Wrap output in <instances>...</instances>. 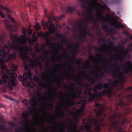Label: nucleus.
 <instances>
[{
  "instance_id": "obj_1",
  "label": "nucleus",
  "mask_w": 132,
  "mask_h": 132,
  "mask_svg": "<svg viewBox=\"0 0 132 132\" xmlns=\"http://www.w3.org/2000/svg\"><path fill=\"white\" fill-rule=\"evenodd\" d=\"M4 62L0 57V63L1 64V68L4 73L2 76V80L4 83H7L9 87L12 88L11 85L13 86L17 85L18 80L15 79L17 77V75L13 72L11 73L10 70L7 69L6 66L4 64Z\"/></svg>"
},
{
  "instance_id": "obj_2",
  "label": "nucleus",
  "mask_w": 132,
  "mask_h": 132,
  "mask_svg": "<svg viewBox=\"0 0 132 132\" xmlns=\"http://www.w3.org/2000/svg\"><path fill=\"white\" fill-rule=\"evenodd\" d=\"M16 39H15L14 42L12 40V44L9 43L8 45H5L3 47L2 49L0 50V55L2 57L5 56L6 54H8L10 52V49L13 51V50L19 51L20 53L25 51L24 48L27 47V45L24 47L20 45V40L18 38H16Z\"/></svg>"
},
{
  "instance_id": "obj_3",
  "label": "nucleus",
  "mask_w": 132,
  "mask_h": 132,
  "mask_svg": "<svg viewBox=\"0 0 132 132\" xmlns=\"http://www.w3.org/2000/svg\"><path fill=\"white\" fill-rule=\"evenodd\" d=\"M112 120L116 119V118L118 119L116 121H110V130H118V132H121L122 128L121 127H119V125H122L126 122V120L123 118L122 117V114L119 113L118 114H114L110 117Z\"/></svg>"
},
{
  "instance_id": "obj_4",
  "label": "nucleus",
  "mask_w": 132,
  "mask_h": 132,
  "mask_svg": "<svg viewBox=\"0 0 132 132\" xmlns=\"http://www.w3.org/2000/svg\"><path fill=\"white\" fill-rule=\"evenodd\" d=\"M45 16L48 18L49 20L48 22H45V21L43 20L42 22V24L44 28L45 29L48 27V29L49 32L51 33H54L56 32V30L55 28V25L52 23L51 19H54V17L53 16L52 14L50 13H47L46 10H44Z\"/></svg>"
},
{
  "instance_id": "obj_5",
  "label": "nucleus",
  "mask_w": 132,
  "mask_h": 132,
  "mask_svg": "<svg viewBox=\"0 0 132 132\" xmlns=\"http://www.w3.org/2000/svg\"><path fill=\"white\" fill-rule=\"evenodd\" d=\"M111 90L110 88L108 89H104L102 91L101 93L97 94L96 93H92L90 91L87 93V94L89 95L91 99L93 100L96 98L98 97H101L102 95L104 96H107L108 97H111Z\"/></svg>"
},
{
  "instance_id": "obj_6",
  "label": "nucleus",
  "mask_w": 132,
  "mask_h": 132,
  "mask_svg": "<svg viewBox=\"0 0 132 132\" xmlns=\"http://www.w3.org/2000/svg\"><path fill=\"white\" fill-rule=\"evenodd\" d=\"M126 65L123 66L124 69L123 72H120L118 75L119 77V79L123 80L124 78L123 73L127 74L129 72L132 74V62L130 60L127 61L125 63Z\"/></svg>"
},
{
  "instance_id": "obj_7",
  "label": "nucleus",
  "mask_w": 132,
  "mask_h": 132,
  "mask_svg": "<svg viewBox=\"0 0 132 132\" xmlns=\"http://www.w3.org/2000/svg\"><path fill=\"white\" fill-rule=\"evenodd\" d=\"M107 16V19H109L110 20L109 21V23H110L111 25L114 26L118 29H120V28H123L125 27L123 24L122 23L120 24H118L116 23L114 21H116V20L114 19L113 20L112 19V16L109 14L108 15H106Z\"/></svg>"
},
{
  "instance_id": "obj_8",
  "label": "nucleus",
  "mask_w": 132,
  "mask_h": 132,
  "mask_svg": "<svg viewBox=\"0 0 132 132\" xmlns=\"http://www.w3.org/2000/svg\"><path fill=\"white\" fill-rule=\"evenodd\" d=\"M71 89L73 93L71 97L73 99L77 98L80 96V95L82 93V90L81 88L80 89L78 87L77 89V92L75 90L74 85H71L70 86Z\"/></svg>"
},
{
  "instance_id": "obj_9",
  "label": "nucleus",
  "mask_w": 132,
  "mask_h": 132,
  "mask_svg": "<svg viewBox=\"0 0 132 132\" xmlns=\"http://www.w3.org/2000/svg\"><path fill=\"white\" fill-rule=\"evenodd\" d=\"M20 57L21 60L25 61H28L32 63L33 65H35V63L36 62V61H33L27 56L26 51L25 50L20 53Z\"/></svg>"
},
{
  "instance_id": "obj_10",
  "label": "nucleus",
  "mask_w": 132,
  "mask_h": 132,
  "mask_svg": "<svg viewBox=\"0 0 132 132\" xmlns=\"http://www.w3.org/2000/svg\"><path fill=\"white\" fill-rule=\"evenodd\" d=\"M31 72L30 71L28 72H25L23 74V76H19L18 77V80L20 81H22L23 80L26 81L28 78H30L31 76Z\"/></svg>"
},
{
  "instance_id": "obj_11",
  "label": "nucleus",
  "mask_w": 132,
  "mask_h": 132,
  "mask_svg": "<svg viewBox=\"0 0 132 132\" xmlns=\"http://www.w3.org/2000/svg\"><path fill=\"white\" fill-rule=\"evenodd\" d=\"M16 53V51H14L12 54L10 53L7 56V54H6L5 56L3 57L5 58L3 59V60L7 62H11L12 59H13L15 56Z\"/></svg>"
},
{
  "instance_id": "obj_12",
  "label": "nucleus",
  "mask_w": 132,
  "mask_h": 132,
  "mask_svg": "<svg viewBox=\"0 0 132 132\" xmlns=\"http://www.w3.org/2000/svg\"><path fill=\"white\" fill-rule=\"evenodd\" d=\"M116 83L114 82H111L110 83L109 82H108V84L106 83L103 85V88L104 89H105L107 88V89L110 88L111 91V96L112 95V92L113 89V87L116 86Z\"/></svg>"
},
{
  "instance_id": "obj_13",
  "label": "nucleus",
  "mask_w": 132,
  "mask_h": 132,
  "mask_svg": "<svg viewBox=\"0 0 132 132\" xmlns=\"http://www.w3.org/2000/svg\"><path fill=\"white\" fill-rule=\"evenodd\" d=\"M50 88L51 90L50 92L53 94V96H52L51 95L49 94L48 93H46L45 95H46L48 96V97L45 96L44 97V98L45 100L47 101L49 100L50 101H51L52 100H54L55 99V97L54 95L55 94V93L52 91V89L51 88V86H50Z\"/></svg>"
},
{
  "instance_id": "obj_14",
  "label": "nucleus",
  "mask_w": 132,
  "mask_h": 132,
  "mask_svg": "<svg viewBox=\"0 0 132 132\" xmlns=\"http://www.w3.org/2000/svg\"><path fill=\"white\" fill-rule=\"evenodd\" d=\"M116 63H115L114 66L115 69L114 70H112V72L110 73L112 76L115 78H116L117 76L118 75L117 73H119L120 71V67H119L118 68L117 66L116 65Z\"/></svg>"
},
{
  "instance_id": "obj_15",
  "label": "nucleus",
  "mask_w": 132,
  "mask_h": 132,
  "mask_svg": "<svg viewBox=\"0 0 132 132\" xmlns=\"http://www.w3.org/2000/svg\"><path fill=\"white\" fill-rule=\"evenodd\" d=\"M102 28L106 32H108L109 33H113L114 31V30L113 28H108V26L106 24H102L101 25Z\"/></svg>"
},
{
  "instance_id": "obj_16",
  "label": "nucleus",
  "mask_w": 132,
  "mask_h": 132,
  "mask_svg": "<svg viewBox=\"0 0 132 132\" xmlns=\"http://www.w3.org/2000/svg\"><path fill=\"white\" fill-rule=\"evenodd\" d=\"M83 77H84V78H83L82 77L80 76H79V78H78L77 77H74V80L76 82L81 85L83 84V82L81 80L84 79L85 78L86 76H83Z\"/></svg>"
},
{
  "instance_id": "obj_17",
  "label": "nucleus",
  "mask_w": 132,
  "mask_h": 132,
  "mask_svg": "<svg viewBox=\"0 0 132 132\" xmlns=\"http://www.w3.org/2000/svg\"><path fill=\"white\" fill-rule=\"evenodd\" d=\"M78 25L79 27V31L83 32L84 30H85L86 29L87 30V25H84L82 23H78Z\"/></svg>"
},
{
  "instance_id": "obj_18",
  "label": "nucleus",
  "mask_w": 132,
  "mask_h": 132,
  "mask_svg": "<svg viewBox=\"0 0 132 132\" xmlns=\"http://www.w3.org/2000/svg\"><path fill=\"white\" fill-rule=\"evenodd\" d=\"M87 79L89 81H90V80H91V81H90V82L92 84H95V82L99 83L100 81V79L97 77L95 78L92 77L90 78L89 77H87Z\"/></svg>"
},
{
  "instance_id": "obj_19",
  "label": "nucleus",
  "mask_w": 132,
  "mask_h": 132,
  "mask_svg": "<svg viewBox=\"0 0 132 132\" xmlns=\"http://www.w3.org/2000/svg\"><path fill=\"white\" fill-rule=\"evenodd\" d=\"M95 126V129L97 131L99 132L101 130L100 125L98 122L96 120L94 123Z\"/></svg>"
},
{
  "instance_id": "obj_20",
  "label": "nucleus",
  "mask_w": 132,
  "mask_h": 132,
  "mask_svg": "<svg viewBox=\"0 0 132 132\" xmlns=\"http://www.w3.org/2000/svg\"><path fill=\"white\" fill-rule=\"evenodd\" d=\"M90 60L96 63V64H94V67L96 68L97 67L96 65L98 64L99 61L97 60L95 57L93 55L90 54Z\"/></svg>"
},
{
  "instance_id": "obj_21",
  "label": "nucleus",
  "mask_w": 132,
  "mask_h": 132,
  "mask_svg": "<svg viewBox=\"0 0 132 132\" xmlns=\"http://www.w3.org/2000/svg\"><path fill=\"white\" fill-rule=\"evenodd\" d=\"M76 9L75 7H72L71 6H68L66 11L67 13H72L76 10Z\"/></svg>"
},
{
  "instance_id": "obj_22",
  "label": "nucleus",
  "mask_w": 132,
  "mask_h": 132,
  "mask_svg": "<svg viewBox=\"0 0 132 132\" xmlns=\"http://www.w3.org/2000/svg\"><path fill=\"white\" fill-rule=\"evenodd\" d=\"M67 103L69 107H70L72 106H73L75 104V103L74 100L70 99H69V100L67 102Z\"/></svg>"
},
{
  "instance_id": "obj_23",
  "label": "nucleus",
  "mask_w": 132,
  "mask_h": 132,
  "mask_svg": "<svg viewBox=\"0 0 132 132\" xmlns=\"http://www.w3.org/2000/svg\"><path fill=\"white\" fill-rule=\"evenodd\" d=\"M94 18L92 14H88V16L86 18L85 20H86L87 21H93V19H94Z\"/></svg>"
},
{
  "instance_id": "obj_24",
  "label": "nucleus",
  "mask_w": 132,
  "mask_h": 132,
  "mask_svg": "<svg viewBox=\"0 0 132 132\" xmlns=\"http://www.w3.org/2000/svg\"><path fill=\"white\" fill-rule=\"evenodd\" d=\"M81 32L80 37L81 38L83 37L84 39L86 38V36L88 34V32L87 30L86 29L85 30H84L83 32L80 31Z\"/></svg>"
},
{
  "instance_id": "obj_25",
  "label": "nucleus",
  "mask_w": 132,
  "mask_h": 132,
  "mask_svg": "<svg viewBox=\"0 0 132 132\" xmlns=\"http://www.w3.org/2000/svg\"><path fill=\"white\" fill-rule=\"evenodd\" d=\"M101 72V73L100 74H98L97 73H96V77L98 78L99 79H101L102 77L104 76L105 74L104 72L103 71L102 69L100 70Z\"/></svg>"
},
{
  "instance_id": "obj_26",
  "label": "nucleus",
  "mask_w": 132,
  "mask_h": 132,
  "mask_svg": "<svg viewBox=\"0 0 132 132\" xmlns=\"http://www.w3.org/2000/svg\"><path fill=\"white\" fill-rule=\"evenodd\" d=\"M128 50H127L126 51H123V52L124 57H126V56L129 50H130V51L132 52V45H129L128 48Z\"/></svg>"
},
{
  "instance_id": "obj_27",
  "label": "nucleus",
  "mask_w": 132,
  "mask_h": 132,
  "mask_svg": "<svg viewBox=\"0 0 132 132\" xmlns=\"http://www.w3.org/2000/svg\"><path fill=\"white\" fill-rule=\"evenodd\" d=\"M87 64L86 66V68L88 70H89L90 72H93V71L92 69H90L91 67V66L90 64V60H87Z\"/></svg>"
},
{
  "instance_id": "obj_28",
  "label": "nucleus",
  "mask_w": 132,
  "mask_h": 132,
  "mask_svg": "<svg viewBox=\"0 0 132 132\" xmlns=\"http://www.w3.org/2000/svg\"><path fill=\"white\" fill-rule=\"evenodd\" d=\"M37 103V101L34 99H32L31 100L30 102V104L34 107L36 106Z\"/></svg>"
},
{
  "instance_id": "obj_29",
  "label": "nucleus",
  "mask_w": 132,
  "mask_h": 132,
  "mask_svg": "<svg viewBox=\"0 0 132 132\" xmlns=\"http://www.w3.org/2000/svg\"><path fill=\"white\" fill-rule=\"evenodd\" d=\"M89 5L93 7V8L91 10L88 9V12L89 14H92V9H94L96 7V5L93 3H89Z\"/></svg>"
},
{
  "instance_id": "obj_30",
  "label": "nucleus",
  "mask_w": 132,
  "mask_h": 132,
  "mask_svg": "<svg viewBox=\"0 0 132 132\" xmlns=\"http://www.w3.org/2000/svg\"><path fill=\"white\" fill-rule=\"evenodd\" d=\"M91 127L90 125L86 124L84 125V128L87 132H92L90 130Z\"/></svg>"
},
{
  "instance_id": "obj_31",
  "label": "nucleus",
  "mask_w": 132,
  "mask_h": 132,
  "mask_svg": "<svg viewBox=\"0 0 132 132\" xmlns=\"http://www.w3.org/2000/svg\"><path fill=\"white\" fill-rule=\"evenodd\" d=\"M45 65L46 67V68L47 70H50L51 71H52V73H53V71L51 68L49 67V62L48 60L46 61L45 63Z\"/></svg>"
},
{
  "instance_id": "obj_32",
  "label": "nucleus",
  "mask_w": 132,
  "mask_h": 132,
  "mask_svg": "<svg viewBox=\"0 0 132 132\" xmlns=\"http://www.w3.org/2000/svg\"><path fill=\"white\" fill-rule=\"evenodd\" d=\"M46 43L47 46H50L51 44H53V45L55 46L56 44L54 42H51V40L50 39H48L46 40Z\"/></svg>"
},
{
  "instance_id": "obj_33",
  "label": "nucleus",
  "mask_w": 132,
  "mask_h": 132,
  "mask_svg": "<svg viewBox=\"0 0 132 132\" xmlns=\"http://www.w3.org/2000/svg\"><path fill=\"white\" fill-rule=\"evenodd\" d=\"M61 124L63 125L62 127V129H61V131L62 132H65V130L66 128L67 127H70V125H68L67 126H66L63 123H61Z\"/></svg>"
},
{
  "instance_id": "obj_34",
  "label": "nucleus",
  "mask_w": 132,
  "mask_h": 132,
  "mask_svg": "<svg viewBox=\"0 0 132 132\" xmlns=\"http://www.w3.org/2000/svg\"><path fill=\"white\" fill-rule=\"evenodd\" d=\"M101 55H102L103 56H105V55H103L102 54H99L98 55H97V56H99L101 57V59L99 60V61H101L102 62H103V63H106V61L105 59H103L101 56Z\"/></svg>"
},
{
  "instance_id": "obj_35",
  "label": "nucleus",
  "mask_w": 132,
  "mask_h": 132,
  "mask_svg": "<svg viewBox=\"0 0 132 132\" xmlns=\"http://www.w3.org/2000/svg\"><path fill=\"white\" fill-rule=\"evenodd\" d=\"M96 86L98 90H101L103 88V84L102 82H99L97 84Z\"/></svg>"
},
{
  "instance_id": "obj_36",
  "label": "nucleus",
  "mask_w": 132,
  "mask_h": 132,
  "mask_svg": "<svg viewBox=\"0 0 132 132\" xmlns=\"http://www.w3.org/2000/svg\"><path fill=\"white\" fill-rule=\"evenodd\" d=\"M70 113L72 117L75 120H77V117L76 116V115H77V113L75 112L72 111Z\"/></svg>"
},
{
  "instance_id": "obj_37",
  "label": "nucleus",
  "mask_w": 132,
  "mask_h": 132,
  "mask_svg": "<svg viewBox=\"0 0 132 132\" xmlns=\"http://www.w3.org/2000/svg\"><path fill=\"white\" fill-rule=\"evenodd\" d=\"M29 128L27 127L25 129V130L27 132H33V131L34 130V128L29 126Z\"/></svg>"
},
{
  "instance_id": "obj_38",
  "label": "nucleus",
  "mask_w": 132,
  "mask_h": 132,
  "mask_svg": "<svg viewBox=\"0 0 132 132\" xmlns=\"http://www.w3.org/2000/svg\"><path fill=\"white\" fill-rule=\"evenodd\" d=\"M45 105H48V107L51 110L53 107V104L52 103H51L49 104L48 102H45Z\"/></svg>"
},
{
  "instance_id": "obj_39",
  "label": "nucleus",
  "mask_w": 132,
  "mask_h": 132,
  "mask_svg": "<svg viewBox=\"0 0 132 132\" xmlns=\"http://www.w3.org/2000/svg\"><path fill=\"white\" fill-rule=\"evenodd\" d=\"M73 45L74 47H75V48L74 50H73V51L74 53H75L76 51H77V49H79V48L80 46L77 44L73 43Z\"/></svg>"
},
{
  "instance_id": "obj_40",
  "label": "nucleus",
  "mask_w": 132,
  "mask_h": 132,
  "mask_svg": "<svg viewBox=\"0 0 132 132\" xmlns=\"http://www.w3.org/2000/svg\"><path fill=\"white\" fill-rule=\"evenodd\" d=\"M96 11L97 12H99V15L101 17H103L105 18V16L103 15V12L102 11H100V9L99 8H97L96 9Z\"/></svg>"
},
{
  "instance_id": "obj_41",
  "label": "nucleus",
  "mask_w": 132,
  "mask_h": 132,
  "mask_svg": "<svg viewBox=\"0 0 132 132\" xmlns=\"http://www.w3.org/2000/svg\"><path fill=\"white\" fill-rule=\"evenodd\" d=\"M80 2L82 3L81 4L82 6L87 7L86 3L87 2V0H79Z\"/></svg>"
},
{
  "instance_id": "obj_42",
  "label": "nucleus",
  "mask_w": 132,
  "mask_h": 132,
  "mask_svg": "<svg viewBox=\"0 0 132 132\" xmlns=\"http://www.w3.org/2000/svg\"><path fill=\"white\" fill-rule=\"evenodd\" d=\"M22 118L24 119H27L28 117V115L27 113H23L22 114Z\"/></svg>"
},
{
  "instance_id": "obj_43",
  "label": "nucleus",
  "mask_w": 132,
  "mask_h": 132,
  "mask_svg": "<svg viewBox=\"0 0 132 132\" xmlns=\"http://www.w3.org/2000/svg\"><path fill=\"white\" fill-rule=\"evenodd\" d=\"M128 102L129 103H132V96L130 94L128 95Z\"/></svg>"
},
{
  "instance_id": "obj_44",
  "label": "nucleus",
  "mask_w": 132,
  "mask_h": 132,
  "mask_svg": "<svg viewBox=\"0 0 132 132\" xmlns=\"http://www.w3.org/2000/svg\"><path fill=\"white\" fill-rule=\"evenodd\" d=\"M22 103L26 106H27L29 105V102L26 99H23L22 101Z\"/></svg>"
},
{
  "instance_id": "obj_45",
  "label": "nucleus",
  "mask_w": 132,
  "mask_h": 132,
  "mask_svg": "<svg viewBox=\"0 0 132 132\" xmlns=\"http://www.w3.org/2000/svg\"><path fill=\"white\" fill-rule=\"evenodd\" d=\"M63 44H61L60 43H58L57 44V45L56 44L55 46L57 45L59 48H62L63 49L64 52L66 51L63 48Z\"/></svg>"
},
{
  "instance_id": "obj_46",
  "label": "nucleus",
  "mask_w": 132,
  "mask_h": 132,
  "mask_svg": "<svg viewBox=\"0 0 132 132\" xmlns=\"http://www.w3.org/2000/svg\"><path fill=\"white\" fill-rule=\"evenodd\" d=\"M0 7L2 9L5 10L7 12L9 13H11V11H10V10H9V9L7 7H3L0 5Z\"/></svg>"
},
{
  "instance_id": "obj_47",
  "label": "nucleus",
  "mask_w": 132,
  "mask_h": 132,
  "mask_svg": "<svg viewBox=\"0 0 132 132\" xmlns=\"http://www.w3.org/2000/svg\"><path fill=\"white\" fill-rule=\"evenodd\" d=\"M59 112L60 115H59V117H61V115L63 116H65V113L64 111L61 109H60Z\"/></svg>"
},
{
  "instance_id": "obj_48",
  "label": "nucleus",
  "mask_w": 132,
  "mask_h": 132,
  "mask_svg": "<svg viewBox=\"0 0 132 132\" xmlns=\"http://www.w3.org/2000/svg\"><path fill=\"white\" fill-rule=\"evenodd\" d=\"M17 66L16 65H13L12 66V72H14L17 69Z\"/></svg>"
},
{
  "instance_id": "obj_49",
  "label": "nucleus",
  "mask_w": 132,
  "mask_h": 132,
  "mask_svg": "<svg viewBox=\"0 0 132 132\" xmlns=\"http://www.w3.org/2000/svg\"><path fill=\"white\" fill-rule=\"evenodd\" d=\"M49 53H51L52 54H53V53L51 51L49 50H46L44 52V54L46 55H48Z\"/></svg>"
},
{
  "instance_id": "obj_50",
  "label": "nucleus",
  "mask_w": 132,
  "mask_h": 132,
  "mask_svg": "<svg viewBox=\"0 0 132 132\" xmlns=\"http://www.w3.org/2000/svg\"><path fill=\"white\" fill-rule=\"evenodd\" d=\"M39 84L42 87H44L46 86V85L45 83H44L43 82L41 81H40L39 83Z\"/></svg>"
},
{
  "instance_id": "obj_51",
  "label": "nucleus",
  "mask_w": 132,
  "mask_h": 132,
  "mask_svg": "<svg viewBox=\"0 0 132 132\" xmlns=\"http://www.w3.org/2000/svg\"><path fill=\"white\" fill-rule=\"evenodd\" d=\"M37 95L40 97V99H42L41 91H38L37 93Z\"/></svg>"
},
{
  "instance_id": "obj_52",
  "label": "nucleus",
  "mask_w": 132,
  "mask_h": 132,
  "mask_svg": "<svg viewBox=\"0 0 132 132\" xmlns=\"http://www.w3.org/2000/svg\"><path fill=\"white\" fill-rule=\"evenodd\" d=\"M107 41L111 45H114V43L113 42V41L110 40L108 38V39Z\"/></svg>"
},
{
  "instance_id": "obj_53",
  "label": "nucleus",
  "mask_w": 132,
  "mask_h": 132,
  "mask_svg": "<svg viewBox=\"0 0 132 132\" xmlns=\"http://www.w3.org/2000/svg\"><path fill=\"white\" fill-rule=\"evenodd\" d=\"M34 81L38 82L39 80V78L36 76H35L34 77Z\"/></svg>"
},
{
  "instance_id": "obj_54",
  "label": "nucleus",
  "mask_w": 132,
  "mask_h": 132,
  "mask_svg": "<svg viewBox=\"0 0 132 132\" xmlns=\"http://www.w3.org/2000/svg\"><path fill=\"white\" fill-rule=\"evenodd\" d=\"M44 77L46 78V80H45V81L49 83V84H51V82L48 80V77L45 75L44 76Z\"/></svg>"
},
{
  "instance_id": "obj_55",
  "label": "nucleus",
  "mask_w": 132,
  "mask_h": 132,
  "mask_svg": "<svg viewBox=\"0 0 132 132\" xmlns=\"http://www.w3.org/2000/svg\"><path fill=\"white\" fill-rule=\"evenodd\" d=\"M97 36L99 37H101L102 36V34L101 31H100L97 32Z\"/></svg>"
},
{
  "instance_id": "obj_56",
  "label": "nucleus",
  "mask_w": 132,
  "mask_h": 132,
  "mask_svg": "<svg viewBox=\"0 0 132 132\" xmlns=\"http://www.w3.org/2000/svg\"><path fill=\"white\" fill-rule=\"evenodd\" d=\"M34 48L36 52H37L38 50L39 49V45L38 44H37L35 46H34Z\"/></svg>"
},
{
  "instance_id": "obj_57",
  "label": "nucleus",
  "mask_w": 132,
  "mask_h": 132,
  "mask_svg": "<svg viewBox=\"0 0 132 132\" xmlns=\"http://www.w3.org/2000/svg\"><path fill=\"white\" fill-rule=\"evenodd\" d=\"M77 112L81 114H82L83 113V110H81L80 109V110H77Z\"/></svg>"
},
{
  "instance_id": "obj_58",
  "label": "nucleus",
  "mask_w": 132,
  "mask_h": 132,
  "mask_svg": "<svg viewBox=\"0 0 132 132\" xmlns=\"http://www.w3.org/2000/svg\"><path fill=\"white\" fill-rule=\"evenodd\" d=\"M40 26L39 24L38 23H37L36 24L35 29L37 30H38L40 29Z\"/></svg>"
},
{
  "instance_id": "obj_59",
  "label": "nucleus",
  "mask_w": 132,
  "mask_h": 132,
  "mask_svg": "<svg viewBox=\"0 0 132 132\" xmlns=\"http://www.w3.org/2000/svg\"><path fill=\"white\" fill-rule=\"evenodd\" d=\"M51 119H52V121L53 122V123H54L55 125L56 126V125H57V123L55 121V120H56V118H55V120H53V118L52 117H51Z\"/></svg>"
},
{
  "instance_id": "obj_60",
  "label": "nucleus",
  "mask_w": 132,
  "mask_h": 132,
  "mask_svg": "<svg viewBox=\"0 0 132 132\" xmlns=\"http://www.w3.org/2000/svg\"><path fill=\"white\" fill-rule=\"evenodd\" d=\"M72 55L73 56V57L72 58V60L74 61H76V56L72 52Z\"/></svg>"
},
{
  "instance_id": "obj_61",
  "label": "nucleus",
  "mask_w": 132,
  "mask_h": 132,
  "mask_svg": "<svg viewBox=\"0 0 132 132\" xmlns=\"http://www.w3.org/2000/svg\"><path fill=\"white\" fill-rule=\"evenodd\" d=\"M82 14H81L80 12V11H79L78 12V15L80 16H84V12H82Z\"/></svg>"
},
{
  "instance_id": "obj_62",
  "label": "nucleus",
  "mask_w": 132,
  "mask_h": 132,
  "mask_svg": "<svg viewBox=\"0 0 132 132\" xmlns=\"http://www.w3.org/2000/svg\"><path fill=\"white\" fill-rule=\"evenodd\" d=\"M98 89H97V87H96V86L94 87L92 89L93 90L94 92H96V93L97 92Z\"/></svg>"
},
{
  "instance_id": "obj_63",
  "label": "nucleus",
  "mask_w": 132,
  "mask_h": 132,
  "mask_svg": "<svg viewBox=\"0 0 132 132\" xmlns=\"http://www.w3.org/2000/svg\"><path fill=\"white\" fill-rule=\"evenodd\" d=\"M57 51H54V54L57 55V57H59V56H58L57 54H58V53H59V52L60 50L59 49H57Z\"/></svg>"
},
{
  "instance_id": "obj_64",
  "label": "nucleus",
  "mask_w": 132,
  "mask_h": 132,
  "mask_svg": "<svg viewBox=\"0 0 132 132\" xmlns=\"http://www.w3.org/2000/svg\"><path fill=\"white\" fill-rule=\"evenodd\" d=\"M84 23L86 25L88 26L89 23L90 21H87L86 20H84L83 21Z\"/></svg>"
}]
</instances>
